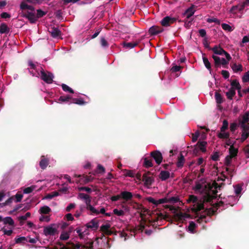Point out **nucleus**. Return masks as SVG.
<instances>
[{
    "mask_svg": "<svg viewBox=\"0 0 249 249\" xmlns=\"http://www.w3.org/2000/svg\"><path fill=\"white\" fill-rule=\"evenodd\" d=\"M167 203H176L179 201V199L178 196H173L169 198H167Z\"/></svg>",
    "mask_w": 249,
    "mask_h": 249,
    "instance_id": "nucleus-47",
    "label": "nucleus"
},
{
    "mask_svg": "<svg viewBox=\"0 0 249 249\" xmlns=\"http://www.w3.org/2000/svg\"><path fill=\"white\" fill-rule=\"evenodd\" d=\"M229 153H230L229 155L231 156V157L235 158V157L237 156V153L238 152V150L237 148H235L233 146V144L231 145V146L229 149Z\"/></svg>",
    "mask_w": 249,
    "mask_h": 249,
    "instance_id": "nucleus-22",
    "label": "nucleus"
},
{
    "mask_svg": "<svg viewBox=\"0 0 249 249\" xmlns=\"http://www.w3.org/2000/svg\"><path fill=\"white\" fill-rule=\"evenodd\" d=\"M49 160L45 158L44 156H42L41 157V160L39 162V166L40 168L44 170L46 168L47 166L49 164Z\"/></svg>",
    "mask_w": 249,
    "mask_h": 249,
    "instance_id": "nucleus-16",
    "label": "nucleus"
},
{
    "mask_svg": "<svg viewBox=\"0 0 249 249\" xmlns=\"http://www.w3.org/2000/svg\"><path fill=\"white\" fill-rule=\"evenodd\" d=\"M49 32L52 36L54 38L58 37L61 34V32L59 29L54 27H50L49 29Z\"/></svg>",
    "mask_w": 249,
    "mask_h": 249,
    "instance_id": "nucleus-15",
    "label": "nucleus"
},
{
    "mask_svg": "<svg viewBox=\"0 0 249 249\" xmlns=\"http://www.w3.org/2000/svg\"><path fill=\"white\" fill-rule=\"evenodd\" d=\"M23 17L28 18L32 23H35L37 20L36 15L33 11H26L24 12Z\"/></svg>",
    "mask_w": 249,
    "mask_h": 249,
    "instance_id": "nucleus-9",
    "label": "nucleus"
},
{
    "mask_svg": "<svg viewBox=\"0 0 249 249\" xmlns=\"http://www.w3.org/2000/svg\"><path fill=\"white\" fill-rule=\"evenodd\" d=\"M39 212L41 214H49L51 212V209L49 207L44 206L40 208Z\"/></svg>",
    "mask_w": 249,
    "mask_h": 249,
    "instance_id": "nucleus-32",
    "label": "nucleus"
},
{
    "mask_svg": "<svg viewBox=\"0 0 249 249\" xmlns=\"http://www.w3.org/2000/svg\"><path fill=\"white\" fill-rule=\"evenodd\" d=\"M61 249H79L81 245L79 243L74 244L72 242H68L67 245H65L63 243H59Z\"/></svg>",
    "mask_w": 249,
    "mask_h": 249,
    "instance_id": "nucleus-8",
    "label": "nucleus"
},
{
    "mask_svg": "<svg viewBox=\"0 0 249 249\" xmlns=\"http://www.w3.org/2000/svg\"><path fill=\"white\" fill-rule=\"evenodd\" d=\"M182 68V67L179 66H174L172 67L171 69V71L172 72H176L177 71H179Z\"/></svg>",
    "mask_w": 249,
    "mask_h": 249,
    "instance_id": "nucleus-64",
    "label": "nucleus"
},
{
    "mask_svg": "<svg viewBox=\"0 0 249 249\" xmlns=\"http://www.w3.org/2000/svg\"><path fill=\"white\" fill-rule=\"evenodd\" d=\"M238 5V11L239 12H242L245 7L248 6V4L247 3L246 1L243 2L240 4Z\"/></svg>",
    "mask_w": 249,
    "mask_h": 249,
    "instance_id": "nucleus-51",
    "label": "nucleus"
},
{
    "mask_svg": "<svg viewBox=\"0 0 249 249\" xmlns=\"http://www.w3.org/2000/svg\"><path fill=\"white\" fill-rule=\"evenodd\" d=\"M59 195V193L57 191H53L50 194H47L45 198L46 199H52L54 197L57 196Z\"/></svg>",
    "mask_w": 249,
    "mask_h": 249,
    "instance_id": "nucleus-39",
    "label": "nucleus"
},
{
    "mask_svg": "<svg viewBox=\"0 0 249 249\" xmlns=\"http://www.w3.org/2000/svg\"><path fill=\"white\" fill-rule=\"evenodd\" d=\"M185 162V159L182 154H180L178 158V161L177 162V166L178 168H181L183 167Z\"/></svg>",
    "mask_w": 249,
    "mask_h": 249,
    "instance_id": "nucleus-25",
    "label": "nucleus"
},
{
    "mask_svg": "<svg viewBox=\"0 0 249 249\" xmlns=\"http://www.w3.org/2000/svg\"><path fill=\"white\" fill-rule=\"evenodd\" d=\"M218 137L220 139H229L230 137V133L229 132H221L218 135Z\"/></svg>",
    "mask_w": 249,
    "mask_h": 249,
    "instance_id": "nucleus-40",
    "label": "nucleus"
},
{
    "mask_svg": "<svg viewBox=\"0 0 249 249\" xmlns=\"http://www.w3.org/2000/svg\"><path fill=\"white\" fill-rule=\"evenodd\" d=\"M70 100H72V97L70 95L61 96L58 99L59 102L65 103L69 102Z\"/></svg>",
    "mask_w": 249,
    "mask_h": 249,
    "instance_id": "nucleus-35",
    "label": "nucleus"
},
{
    "mask_svg": "<svg viewBox=\"0 0 249 249\" xmlns=\"http://www.w3.org/2000/svg\"><path fill=\"white\" fill-rule=\"evenodd\" d=\"M31 216V213L27 212L24 215L20 216L18 217V220L20 221L21 225H22L21 221H25L28 217Z\"/></svg>",
    "mask_w": 249,
    "mask_h": 249,
    "instance_id": "nucleus-44",
    "label": "nucleus"
},
{
    "mask_svg": "<svg viewBox=\"0 0 249 249\" xmlns=\"http://www.w3.org/2000/svg\"><path fill=\"white\" fill-rule=\"evenodd\" d=\"M170 174L168 171H161L159 175V178L161 180L164 181L170 177Z\"/></svg>",
    "mask_w": 249,
    "mask_h": 249,
    "instance_id": "nucleus-20",
    "label": "nucleus"
},
{
    "mask_svg": "<svg viewBox=\"0 0 249 249\" xmlns=\"http://www.w3.org/2000/svg\"><path fill=\"white\" fill-rule=\"evenodd\" d=\"M219 153L218 152H215L211 156V159L213 161H218L219 160Z\"/></svg>",
    "mask_w": 249,
    "mask_h": 249,
    "instance_id": "nucleus-60",
    "label": "nucleus"
},
{
    "mask_svg": "<svg viewBox=\"0 0 249 249\" xmlns=\"http://www.w3.org/2000/svg\"><path fill=\"white\" fill-rule=\"evenodd\" d=\"M207 21L208 23L214 22L217 24H220V21L216 18H208L207 19Z\"/></svg>",
    "mask_w": 249,
    "mask_h": 249,
    "instance_id": "nucleus-52",
    "label": "nucleus"
},
{
    "mask_svg": "<svg viewBox=\"0 0 249 249\" xmlns=\"http://www.w3.org/2000/svg\"><path fill=\"white\" fill-rule=\"evenodd\" d=\"M1 231H3L4 234L7 236H10L13 233V231L12 229L7 230L5 228V227L2 228L1 229Z\"/></svg>",
    "mask_w": 249,
    "mask_h": 249,
    "instance_id": "nucleus-56",
    "label": "nucleus"
},
{
    "mask_svg": "<svg viewBox=\"0 0 249 249\" xmlns=\"http://www.w3.org/2000/svg\"><path fill=\"white\" fill-rule=\"evenodd\" d=\"M78 177L80 178V180L85 184L92 181L94 179V177L91 176L80 175L78 176Z\"/></svg>",
    "mask_w": 249,
    "mask_h": 249,
    "instance_id": "nucleus-17",
    "label": "nucleus"
},
{
    "mask_svg": "<svg viewBox=\"0 0 249 249\" xmlns=\"http://www.w3.org/2000/svg\"><path fill=\"white\" fill-rule=\"evenodd\" d=\"M142 181L144 182V185L146 186H150L154 181V178L153 174L150 172L145 173L142 176Z\"/></svg>",
    "mask_w": 249,
    "mask_h": 249,
    "instance_id": "nucleus-3",
    "label": "nucleus"
},
{
    "mask_svg": "<svg viewBox=\"0 0 249 249\" xmlns=\"http://www.w3.org/2000/svg\"><path fill=\"white\" fill-rule=\"evenodd\" d=\"M2 221L3 222L4 224H8L9 226H12V228H13L15 226L14 221L11 217H6L5 218H3Z\"/></svg>",
    "mask_w": 249,
    "mask_h": 249,
    "instance_id": "nucleus-23",
    "label": "nucleus"
},
{
    "mask_svg": "<svg viewBox=\"0 0 249 249\" xmlns=\"http://www.w3.org/2000/svg\"><path fill=\"white\" fill-rule=\"evenodd\" d=\"M20 8L22 10H30L31 12L34 11L35 10V8H34L33 6L29 5L24 2H22L20 4Z\"/></svg>",
    "mask_w": 249,
    "mask_h": 249,
    "instance_id": "nucleus-27",
    "label": "nucleus"
},
{
    "mask_svg": "<svg viewBox=\"0 0 249 249\" xmlns=\"http://www.w3.org/2000/svg\"><path fill=\"white\" fill-rule=\"evenodd\" d=\"M143 165L146 168H149L153 166L152 160L147 158L144 159Z\"/></svg>",
    "mask_w": 249,
    "mask_h": 249,
    "instance_id": "nucleus-36",
    "label": "nucleus"
},
{
    "mask_svg": "<svg viewBox=\"0 0 249 249\" xmlns=\"http://www.w3.org/2000/svg\"><path fill=\"white\" fill-rule=\"evenodd\" d=\"M110 228V225L109 224L102 225L100 227V231L107 235H111L113 232L109 230Z\"/></svg>",
    "mask_w": 249,
    "mask_h": 249,
    "instance_id": "nucleus-12",
    "label": "nucleus"
},
{
    "mask_svg": "<svg viewBox=\"0 0 249 249\" xmlns=\"http://www.w3.org/2000/svg\"><path fill=\"white\" fill-rule=\"evenodd\" d=\"M231 88H233L235 90L241 89V87L239 82L236 79L232 80L231 82Z\"/></svg>",
    "mask_w": 249,
    "mask_h": 249,
    "instance_id": "nucleus-28",
    "label": "nucleus"
},
{
    "mask_svg": "<svg viewBox=\"0 0 249 249\" xmlns=\"http://www.w3.org/2000/svg\"><path fill=\"white\" fill-rule=\"evenodd\" d=\"M249 120V112H246L242 117L241 124L248 123Z\"/></svg>",
    "mask_w": 249,
    "mask_h": 249,
    "instance_id": "nucleus-42",
    "label": "nucleus"
},
{
    "mask_svg": "<svg viewBox=\"0 0 249 249\" xmlns=\"http://www.w3.org/2000/svg\"><path fill=\"white\" fill-rule=\"evenodd\" d=\"M212 50L213 51L214 54L217 55H223L225 52V51L222 48L217 45H215L213 48H212Z\"/></svg>",
    "mask_w": 249,
    "mask_h": 249,
    "instance_id": "nucleus-19",
    "label": "nucleus"
},
{
    "mask_svg": "<svg viewBox=\"0 0 249 249\" xmlns=\"http://www.w3.org/2000/svg\"><path fill=\"white\" fill-rule=\"evenodd\" d=\"M226 171L228 172V174L231 176V177H232L234 173V167L233 166L232 168L231 166H227L226 167Z\"/></svg>",
    "mask_w": 249,
    "mask_h": 249,
    "instance_id": "nucleus-43",
    "label": "nucleus"
},
{
    "mask_svg": "<svg viewBox=\"0 0 249 249\" xmlns=\"http://www.w3.org/2000/svg\"><path fill=\"white\" fill-rule=\"evenodd\" d=\"M203 61L204 63V64L206 68L210 71V72L211 73L212 72V68H211V64L210 62L209 61L208 59L206 57L203 56Z\"/></svg>",
    "mask_w": 249,
    "mask_h": 249,
    "instance_id": "nucleus-29",
    "label": "nucleus"
},
{
    "mask_svg": "<svg viewBox=\"0 0 249 249\" xmlns=\"http://www.w3.org/2000/svg\"><path fill=\"white\" fill-rule=\"evenodd\" d=\"M228 125H229V123H228V121L226 120H224L223 121L222 126L220 128L221 132H225V130L228 129Z\"/></svg>",
    "mask_w": 249,
    "mask_h": 249,
    "instance_id": "nucleus-45",
    "label": "nucleus"
},
{
    "mask_svg": "<svg viewBox=\"0 0 249 249\" xmlns=\"http://www.w3.org/2000/svg\"><path fill=\"white\" fill-rule=\"evenodd\" d=\"M242 81L244 83L249 81V71L244 74L242 77Z\"/></svg>",
    "mask_w": 249,
    "mask_h": 249,
    "instance_id": "nucleus-59",
    "label": "nucleus"
},
{
    "mask_svg": "<svg viewBox=\"0 0 249 249\" xmlns=\"http://www.w3.org/2000/svg\"><path fill=\"white\" fill-rule=\"evenodd\" d=\"M61 87H62V88L63 89V90L64 91L69 92H70L71 93H74L73 90L71 88L69 87L68 86H67V85H66L65 84H63L61 85Z\"/></svg>",
    "mask_w": 249,
    "mask_h": 249,
    "instance_id": "nucleus-41",
    "label": "nucleus"
},
{
    "mask_svg": "<svg viewBox=\"0 0 249 249\" xmlns=\"http://www.w3.org/2000/svg\"><path fill=\"white\" fill-rule=\"evenodd\" d=\"M86 227L88 229H91L95 230H97L99 227V221L96 218L92 219L90 222L87 223Z\"/></svg>",
    "mask_w": 249,
    "mask_h": 249,
    "instance_id": "nucleus-11",
    "label": "nucleus"
},
{
    "mask_svg": "<svg viewBox=\"0 0 249 249\" xmlns=\"http://www.w3.org/2000/svg\"><path fill=\"white\" fill-rule=\"evenodd\" d=\"M163 31V29L161 27L153 26L149 28L148 32L150 35L155 36L162 33Z\"/></svg>",
    "mask_w": 249,
    "mask_h": 249,
    "instance_id": "nucleus-10",
    "label": "nucleus"
},
{
    "mask_svg": "<svg viewBox=\"0 0 249 249\" xmlns=\"http://www.w3.org/2000/svg\"><path fill=\"white\" fill-rule=\"evenodd\" d=\"M121 198L125 201L130 200L132 197L133 195L131 192L127 191H123L121 193Z\"/></svg>",
    "mask_w": 249,
    "mask_h": 249,
    "instance_id": "nucleus-18",
    "label": "nucleus"
},
{
    "mask_svg": "<svg viewBox=\"0 0 249 249\" xmlns=\"http://www.w3.org/2000/svg\"><path fill=\"white\" fill-rule=\"evenodd\" d=\"M113 213L118 216H123L124 213L123 210H119L117 209H115L113 210Z\"/></svg>",
    "mask_w": 249,
    "mask_h": 249,
    "instance_id": "nucleus-53",
    "label": "nucleus"
},
{
    "mask_svg": "<svg viewBox=\"0 0 249 249\" xmlns=\"http://www.w3.org/2000/svg\"><path fill=\"white\" fill-rule=\"evenodd\" d=\"M177 18L171 16H166L160 21L161 25L163 27H168L175 23Z\"/></svg>",
    "mask_w": 249,
    "mask_h": 249,
    "instance_id": "nucleus-4",
    "label": "nucleus"
},
{
    "mask_svg": "<svg viewBox=\"0 0 249 249\" xmlns=\"http://www.w3.org/2000/svg\"><path fill=\"white\" fill-rule=\"evenodd\" d=\"M14 196V198H16V202H19L21 201L23 197V195L21 194L17 193Z\"/></svg>",
    "mask_w": 249,
    "mask_h": 249,
    "instance_id": "nucleus-61",
    "label": "nucleus"
},
{
    "mask_svg": "<svg viewBox=\"0 0 249 249\" xmlns=\"http://www.w3.org/2000/svg\"><path fill=\"white\" fill-rule=\"evenodd\" d=\"M72 101L70 102V104L74 103L76 104L79 105H85L86 103V102H85L83 101V100L82 98H72Z\"/></svg>",
    "mask_w": 249,
    "mask_h": 249,
    "instance_id": "nucleus-31",
    "label": "nucleus"
},
{
    "mask_svg": "<svg viewBox=\"0 0 249 249\" xmlns=\"http://www.w3.org/2000/svg\"><path fill=\"white\" fill-rule=\"evenodd\" d=\"M196 227V224L193 221H190L188 227V231L191 233H194Z\"/></svg>",
    "mask_w": 249,
    "mask_h": 249,
    "instance_id": "nucleus-37",
    "label": "nucleus"
},
{
    "mask_svg": "<svg viewBox=\"0 0 249 249\" xmlns=\"http://www.w3.org/2000/svg\"><path fill=\"white\" fill-rule=\"evenodd\" d=\"M231 67L235 72L242 71V66L241 64L237 65L236 64L234 63L231 66Z\"/></svg>",
    "mask_w": 249,
    "mask_h": 249,
    "instance_id": "nucleus-33",
    "label": "nucleus"
},
{
    "mask_svg": "<svg viewBox=\"0 0 249 249\" xmlns=\"http://www.w3.org/2000/svg\"><path fill=\"white\" fill-rule=\"evenodd\" d=\"M100 43L102 47H107L108 46V42L104 37H101L100 40Z\"/></svg>",
    "mask_w": 249,
    "mask_h": 249,
    "instance_id": "nucleus-57",
    "label": "nucleus"
},
{
    "mask_svg": "<svg viewBox=\"0 0 249 249\" xmlns=\"http://www.w3.org/2000/svg\"><path fill=\"white\" fill-rule=\"evenodd\" d=\"M215 99L217 104H221L223 102V97L221 94L216 92L215 93Z\"/></svg>",
    "mask_w": 249,
    "mask_h": 249,
    "instance_id": "nucleus-38",
    "label": "nucleus"
},
{
    "mask_svg": "<svg viewBox=\"0 0 249 249\" xmlns=\"http://www.w3.org/2000/svg\"><path fill=\"white\" fill-rule=\"evenodd\" d=\"M227 98L231 100L233 97L235 95V90L233 88H230L229 90L226 93Z\"/></svg>",
    "mask_w": 249,
    "mask_h": 249,
    "instance_id": "nucleus-30",
    "label": "nucleus"
},
{
    "mask_svg": "<svg viewBox=\"0 0 249 249\" xmlns=\"http://www.w3.org/2000/svg\"><path fill=\"white\" fill-rule=\"evenodd\" d=\"M233 158L228 155L225 158V164L226 166H231V160Z\"/></svg>",
    "mask_w": 249,
    "mask_h": 249,
    "instance_id": "nucleus-48",
    "label": "nucleus"
},
{
    "mask_svg": "<svg viewBox=\"0 0 249 249\" xmlns=\"http://www.w3.org/2000/svg\"><path fill=\"white\" fill-rule=\"evenodd\" d=\"M215 184L216 185L215 186V190H216V189L218 188V187L217 186L218 185V184L216 183H215ZM218 188H220V186H218ZM206 189H207L206 185H205V187H203V185L199 183H196V186H195V190L196 191L203 192L204 191H206V192L205 193V194L206 192H208V191H209L210 192L211 194H213V191H214V190H211V187H209L208 190H206Z\"/></svg>",
    "mask_w": 249,
    "mask_h": 249,
    "instance_id": "nucleus-7",
    "label": "nucleus"
},
{
    "mask_svg": "<svg viewBox=\"0 0 249 249\" xmlns=\"http://www.w3.org/2000/svg\"><path fill=\"white\" fill-rule=\"evenodd\" d=\"M222 28L223 30L228 31H231L232 29L231 26L226 23H222L221 24Z\"/></svg>",
    "mask_w": 249,
    "mask_h": 249,
    "instance_id": "nucleus-54",
    "label": "nucleus"
},
{
    "mask_svg": "<svg viewBox=\"0 0 249 249\" xmlns=\"http://www.w3.org/2000/svg\"><path fill=\"white\" fill-rule=\"evenodd\" d=\"M36 186L35 185H32L30 187H28L25 188L23 190V193L24 194H29L32 192L36 188Z\"/></svg>",
    "mask_w": 249,
    "mask_h": 249,
    "instance_id": "nucleus-46",
    "label": "nucleus"
},
{
    "mask_svg": "<svg viewBox=\"0 0 249 249\" xmlns=\"http://www.w3.org/2000/svg\"><path fill=\"white\" fill-rule=\"evenodd\" d=\"M124 175L126 177H129L133 178L134 177L135 174L133 173V172L131 170H128L125 169L124 171Z\"/></svg>",
    "mask_w": 249,
    "mask_h": 249,
    "instance_id": "nucleus-50",
    "label": "nucleus"
},
{
    "mask_svg": "<svg viewBox=\"0 0 249 249\" xmlns=\"http://www.w3.org/2000/svg\"><path fill=\"white\" fill-rule=\"evenodd\" d=\"M151 157L155 160L156 163L160 165L163 159L162 154L158 150H155L150 153Z\"/></svg>",
    "mask_w": 249,
    "mask_h": 249,
    "instance_id": "nucleus-5",
    "label": "nucleus"
},
{
    "mask_svg": "<svg viewBox=\"0 0 249 249\" xmlns=\"http://www.w3.org/2000/svg\"><path fill=\"white\" fill-rule=\"evenodd\" d=\"M207 144L206 142L198 141L193 150V153L196 154L199 150H201L202 152H205L206 151V146Z\"/></svg>",
    "mask_w": 249,
    "mask_h": 249,
    "instance_id": "nucleus-6",
    "label": "nucleus"
},
{
    "mask_svg": "<svg viewBox=\"0 0 249 249\" xmlns=\"http://www.w3.org/2000/svg\"><path fill=\"white\" fill-rule=\"evenodd\" d=\"M237 11H238V5H234L230 10V12L233 14H236Z\"/></svg>",
    "mask_w": 249,
    "mask_h": 249,
    "instance_id": "nucleus-63",
    "label": "nucleus"
},
{
    "mask_svg": "<svg viewBox=\"0 0 249 249\" xmlns=\"http://www.w3.org/2000/svg\"><path fill=\"white\" fill-rule=\"evenodd\" d=\"M57 231V229L52 226H47L44 228L43 232L45 235H53Z\"/></svg>",
    "mask_w": 249,
    "mask_h": 249,
    "instance_id": "nucleus-13",
    "label": "nucleus"
},
{
    "mask_svg": "<svg viewBox=\"0 0 249 249\" xmlns=\"http://www.w3.org/2000/svg\"><path fill=\"white\" fill-rule=\"evenodd\" d=\"M212 58L214 61V67L217 69L220 67L221 59L216 55H213Z\"/></svg>",
    "mask_w": 249,
    "mask_h": 249,
    "instance_id": "nucleus-26",
    "label": "nucleus"
},
{
    "mask_svg": "<svg viewBox=\"0 0 249 249\" xmlns=\"http://www.w3.org/2000/svg\"><path fill=\"white\" fill-rule=\"evenodd\" d=\"M241 126L243 128V132L249 133V123L241 124Z\"/></svg>",
    "mask_w": 249,
    "mask_h": 249,
    "instance_id": "nucleus-49",
    "label": "nucleus"
},
{
    "mask_svg": "<svg viewBox=\"0 0 249 249\" xmlns=\"http://www.w3.org/2000/svg\"><path fill=\"white\" fill-rule=\"evenodd\" d=\"M195 5L193 4L185 11L184 15L186 16V18L190 19L194 14L196 11L195 9Z\"/></svg>",
    "mask_w": 249,
    "mask_h": 249,
    "instance_id": "nucleus-14",
    "label": "nucleus"
},
{
    "mask_svg": "<svg viewBox=\"0 0 249 249\" xmlns=\"http://www.w3.org/2000/svg\"><path fill=\"white\" fill-rule=\"evenodd\" d=\"M41 79L47 84H52L53 82L54 76L53 74L48 71H45L42 68L40 70Z\"/></svg>",
    "mask_w": 249,
    "mask_h": 249,
    "instance_id": "nucleus-2",
    "label": "nucleus"
},
{
    "mask_svg": "<svg viewBox=\"0 0 249 249\" xmlns=\"http://www.w3.org/2000/svg\"><path fill=\"white\" fill-rule=\"evenodd\" d=\"M10 32V29L7 25L2 23L0 25V34H7Z\"/></svg>",
    "mask_w": 249,
    "mask_h": 249,
    "instance_id": "nucleus-24",
    "label": "nucleus"
},
{
    "mask_svg": "<svg viewBox=\"0 0 249 249\" xmlns=\"http://www.w3.org/2000/svg\"><path fill=\"white\" fill-rule=\"evenodd\" d=\"M69 238V234L68 233L65 232L61 234L60 239L62 240H67Z\"/></svg>",
    "mask_w": 249,
    "mask_h": 249,
    "instance_id": "nucleus-62",
    "label": "nucleus"
},
{
    "mask_svg": "<svg viewBox=\"0 0 249 249\" xmlns=\"http://www.w3.org/2000/svg\"><path fill=\"white\" fill-rule=\"evenodd\" d=\"M45 14H46V12L43 11L41 9H38L37 10V14H36V17L37 18V19L38 18H41V17H43L44 15H45Z\"/></svg>",
    "mask_w": 249,
    "mask_h": 249,
    "instance_id": "nucleus-55",
    "label": "nucleus"
},
{
    "mask_svg": "<svg viewBox=\"0 0 249 249\" xmlns=\"http://www.w3.org/2000/svg\"><path fill=\"white\" fill-rule=\"evenodd\" d=\"M140 41H135V42H124L123 43V46L124 47H125L126 48L128 49H132L134 48L135 47L137 46Z\"/></svg>",
    "mask_w": 249,
    "mask_h": 249,
    "instance_id": "nucleus-21",
    "label": "nucleus"
},
{
    "mask_svg": "<svg viewBox=\"0 0 249 249\" xmlns=\"http://www.w3.org/2000/svg\"><path fill=\"white\" fill-rule=\"evenodd\" d=\"M79 191H86L89 193H90L92 192L91 188L88 187H80L78 188Z\"/></svg>",
    "mask_w": 249,
    "mask_h": 249,
    "instance_id": "nucleus-58",
    "label": "nucleus"
},
{
    "mask_svg": "<svg viewBox=\"0 0 249 249\" xmlns=\"http://www.w3.org/2000/svg\"><path fill=\"white\" fill-rule=\"evenodd\" d=\"M217 190L213 191V194H211L208 191L205 193L203 196L202 200H200L199 202H197V197L194 195H190L188 199V202L195 203V207L194 208V211L197 213L204 209V202H211L213 199L215 198L217 196Z\"/></svg>",
    "mask_w": 249,
    "mask_h": 249,
    "instance_id": "nucleus-1",
    "label": "nucleus"
},
{
    "mask_svg": "<svg viewBox=\"0 0 249 249\" xmlns=\"http://www.w3.org/2000/svg\"><path fill=\"white\" fill-rule=\"evenodd\" d=\"M27 242V238L24 236L16 237L15 238V242L16 244H24L25 242Z\"/></svg>",
    "mask_w": 249,
    "mask_h": 249,
    "instance_id": "nucleus-34",
    "label": "nucleus"
}]
</instances>
